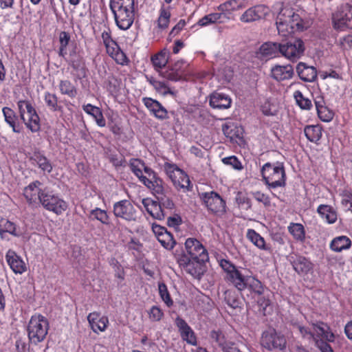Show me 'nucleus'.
Returning a JSON list of instances; mask_svg holds the SVG:
<instances>
[{"mask_svg": "<svg viewBox=\"0 0 352 352\" xmlns=\"http://www.w3.org/2000/svg\"><path fill=\"white\" fill-rule=\"evenodd\" d=\"M174 255L177 263L182 270L192 277L201 279L206 271V262L207 261L188 258L182 248L180 250L176 249Z\"/></svg>", "mask_w": 352, "mask_h": 352, "instance_id": "4", "label": "nucleus"}, {"mask_svg": "<svg viewBox=\"0 0 352 352\" xmlns=\"http://www.w3.org/2000/svg\"><path fill=\"white\" fill-rule=\"evenodd\" d=\"M168 54L164 50L151 57L152 63L155 69H162L166 66L168 63Z\"/></svg>", "mask_w": 352, "mask_h": 352, "instance_id": "43", "label": "nucleus"}, {"mask_svg": "<svg viewBox=\"0 0 352 352\" xmlns=\"http://www.w3.org/2000/svg\"><path fill=\"white\" fill-rule=\"evenodd\" d=\"M158 289L160 296L162 300L168 307H171L173 305V301L170 298L166 285L164 283H160L158 285Z\"/></svg>", "mask_w": 352, "mask_h": 352, "instance_id": "51", "label": "nucleus"}, {"mask_svg": "<svg viewBox=\"0 0 352 352\" xmlns=\"http://www.w3.org/2000/svg\"><path fill=\"white\" fill-rule=\"evenodd\" d=\"M306 138L312 142L317 143L321 138L322 129L318 125H307L304 129Z\"/></svg>", "mask_w": 352, "mask_h": 352, "instance_id": "37", "label": "nucleus"}, {"mask_svg": "<svg viewBox=\"0 0 352 352\" xmlns=\"http://www.w3.org/2000/svg\"><path fill=\"white\" fill-rule=\"evenodd\" d=\"M41 185V183L36 180L30 183L24 188L23 195L30 204H35L37 201H39L41 197L40 192L43 190L38 188Z\"/></svg>", "mask_w": 352, "mask_h": 352, "instance_id": "24", "label": "nucleus"}, {"mask_svg": "<svg viewBox=\"0 0 352 352\" xmlns=\"http://www.w3.org/2000/svg\"><path fill=\"white\" fill-rule=\"evenodd\" d=\"M186 254L188 258H197L200 261H208L206 249L201 243L195 238H188L185 242Z\"/></svg>", "mask_w": 352, "mask_h": 352, "instance_id": "13", "label": "nucleus"}, {"mask_svg": "<svg viewBox=\"0 0 352 352\" xmlns=\"http://www.w3.org/2000/svg\"><path fill=\"white\" fill-rule=\"evenodd\" d=\"M265 289L264 284L259 280L256 276H248L244 283V286L240 290V292H243L248 290L253 298L256 296H263Z\"/></svg>", "mask_w": 352, "mask_h": 352, "instance_id": "16", "label": "nucleus"}, {"mask_svg": "<svg viewBox=\"0 0 352 352\" xmlns=\"http://www.w3.org/2000/svg\"><path fill=\"white\" fill-rule=\"evenodd\" d=\"M317 212L329 223H333L337 220V213L331 206L321 204L318 206Z\"/></svg>", "mask_w": 352, "mask_h": 352, "instance_id": "36", "label": "nucleus"}, {"mask_svg": "<svg viewBox=\"0 0 352 352\" xmlns=\"http://www.w3.org/2000/svg\"><path fill=\"white\" fill-rule=\"evenodd\" d=\"M89 218L94 220H98L104 225L110 224V217L107 212L99 208H96L90 211Z\"/></svg>", "mask_w": 352, "mask_h": 352, "instance_id": "41", "label": "nucleus"}, {"mask_svg": "<svg viewBox=\"0 0 352 352\" xmlns=\"http://www.w3.org/2000/svg\"><path fill=\"white\" fill-rule=\"evenodd\" d=\"M148 314L150 319L153 321H160L164 316L162 310L157 306H153Z\"/></svg>", "mask_w": 352, "mask_h": 352, "instance_id": "61", "label": "nucleus"}, {"mask_svg": "<svg viewBox=\"0 0 352 352\" xmlns=\"http://www.w3.org/2000/svg\"><path fill=\"white\" fill-rule=\"evenodd\" d=\"M289 233L294 238L300 241H303L305 239V231L304 226L300 223H292L288 227Z\"/></svg>", "mask_w": 352, "mask_h": 352, "instance_id": "42", "label": "nucleus"}, {"mask_svg": "<svg viewBox=\"0 0 352 352\" xmlns=\"http://www.w3.org/2000/svg\"><path fill=\"white\" fill-rule=\"evenodd\" d=\"M296 72L299 78L305 82H313L317 78L316 69L313 66H308L302 62H300L297 65Z\"/></svg>", "mask_w": 352, "mask_h": 352, "instance_id": "26", "label": "nucleus"}, {"mask_svg": "<svg viewBox=\"0 0 352 352\" xmlns=\"http://www.w3.org/2000/svg\"><path fill=\"white\" fill-rule=\"evenodd\" d=\"M129 166L131 171L139 178V179L144 184L145 182L149 183L148 177L143 175L142 166H144V161L140 159H132L130 161Z\"/></svg>", "mask_w": 352, "mask_h": 352, "instance_id": "38", "label": "nucleus"}, {"mask_svg": "<svg viewBox=\"0 0 352 352\" xmlns=\"http://www.w3.org/2000/svg\"><path fill=\"white\" fill-rule=\"evenodd\" d=\"M148 180L149 183L145 182L144 184L152 190L155 197L161 196L164 193H168L170 191L169 187L157 175H154L153 177L148 179Z\"/></svg>", "mask_w": 352, "mask_h": 352, "instance_id": "23", "label": "nucleus"}, {"mask_svg": "<svg viewBox=\"0 0 352 352\" xmlns=\"http://www.w3.org/2000/svg\"><path fill=\"white\" fill-rule=\"evenodd\" d=\"M243 6L239 3L237 0H229L218 6V10L221 12H230L242 8Z\"/></svg>", "mask_w": 352, "mask_h": 352, "instance_id": "49", "label": "nucleus"}, {"mask_svg": "<svg viewBox=\"0 0 352 352\" xmlns=\"http://www.w3.org/2000/svg\"><path fill=\"white\" fill-rule=\"evenodd\" d=\"M294 74V68L291 65H276L271 69V77L278 82L291 79Z\"/></svg>", "mask_w": 352, "mask_h": 352, "instance_id": "22", "label": "nucleus"}, {"mask_svg": "<svg viewBox=\"0 0 352 352\" xmlns=\"http://www.w3.org/2000/svg\"><path fill=\"white\" fill-rule=\"evenodd\" d=\"M221 13H211L206 15L199 20L197 24L199 26H206L210 24H212L220 20L221 17Z\"/></svg>", "mask_w": 352, "mask_h": 352, "instance_id": "52", "label": "nucleus"}, {"mask_svg": "<svg viewBox=\"0 0 352 352\" xmlns=\"http://www.w3.org/2000/svg\"><path fill=\"white\" fill-rule=\"evenodd\" d=\"M235 200L239 206L243 207L246 210H249L252 208L251 199L245 193L238 192L236 195Z\"/></svg>", "mask_w": 352, "mask_h": 352, "instance_id": "53", "label": "nucleus"}, {"mask_svg": "<svg viewBox=\"0 0 352 352\" xmlns=\"http://www.w3.org/2000/svg\"><path fill=\"white\" fill-rule=\"evenodd\" d=\"M332 21L336 30L352 29V5L348 3L340 5L333 14Z\"/></svg>", "mask_w": 352, "mask_h": 352, "instance_id": "10", "label": "nucleus"}, {"mask_svg": "<svg viewBox=\"0 0 352 352\" xmlns=\"http://www.w3.org/2000/svg\"><path fill=\"white\" fill-rule=\"evenodd\" d=\"M142 203L146 212L154 219L162 220L167 215V212L161 208L158 201L143 199Z\"/></svg>", "mask_w": 352, "mask_h": 352, "instance_id": "20", "label": "nucleus"}, {"mask_svg": "<svg viewBox=\"0 0 352 352\" xmlns=\"http://www.w3.org/2000/svg\"><path fill=\"white\" fill-rule=\"evenodd\" d=\"M252 195L257 201L262 203L265 207H270L271 206L270 198L267 195L261 191H256L252 192Z\"/></svg>", "mask_w": 352, "mask_h": 352, "instance_id": "58", "label": "nucleus"}, {"mask_svg": "<svg viewBox=\"0 0 352 352\" xmlns=\"http://www.w3.org/2000/svg\"><path fill=\"white\" fill-rule=\"evenodd\" d=\"M269 9L263 5H257L248 8L240 16L243 23H252L264 18L268 14Z\"/></svg>", "mask_w": 352, "mask_h": 352, "instance_id": "15", "label": "nucleus"}, {"mask_svg": "<svg viewBox=\"0 0 352 352\" xmlns=\"http://www.w3.org/2000/svg\"><path fill=\"white\" fill-rule=\"evenodd\" d=\"M280 54V43L266 42L259 48L258 54L261 58H270L276 57Z\"/></svg>", "mask_w": 352, "mask_h": 352, "instance_id": "29", "label": "nucleus"}, {"mask_svg": "<svg viewBox=\"0 0 352 352\" xmlns=\"http://www.w3.org/2000/svg\"><path fill=\"white\" fill-rule=\"evenodd\" d=\"M317 113L319 118L323 122H329L333 118V111L326 106L321 108L320 109H318Z\"/></svg>", "mask_w": 352, "mask_h": 352, "instance_id": "57", "label": "nucleus"}, {"mask_svg": "<svg viewBox=\"0 0 352 352\" xmlns=\"http://www.w3.org/2000/svg\"><path fill=\"white\" fill-rule=\"evenodd\" d=\"M201 200L208 211L216 216L222 217L226 212V204L219 194L214 191L199 194Z\"/></svg>", "mask_w": 352, "mask_h": 352, "instance_id": "6", "label": "nucleus"}, {"mask_svg": "<svg viewBox=\"0 0 352 352\" xmlns=\"http://www.w3.org/2000/svg\"><path fill=\"white\" fill-rule=\"evenodd\" d=\"M9 233L14 236H19L21 234L16 231V225L7 219L1 218L0 219V236L1 239H5V234Z\"/></svg>", "mask_w": 352, "mask_h": 352, "instance_id": "35", "label": "nucleus"}, {"mask_svg": "<svg viewBox=\"0 0 352 352\" xmlns=\"http://www.w3.org/2000/svg\"><path fill=\"white\" fill-rule=\"evenodd\" d=\"M170 18V12L168 10L162 7L160 16L157 20V25L160 29H166L168 26Z\"/></svg>", "mask_w": 352, "mask_h": 352, "instance_id": "48", "label": "nucleus"}, {"mask_svg": "<svg viewBox=\"0 0 352 352\" xmlns=\"http://www.w3.org/2000/svg\"><path fill=\"white\" fill-rule=\"evenodd\" d=\"M231 103V98L223 93L215 91L210 96V105L214 109H228Z\"/></svg>", "mask_w": 352, "mask_h": 352, "instance_id": "28", "label": "nucleus"}, {"mask_svg": "<svg viewBox=\"0 0 352 352\" xmlns=\"http://www.w3.org/2000/svg\"><path fill=\"white\" fill-rule=\"evenodd\" d=\"M142 101L146 107L157 119L165 120L168 118L167 110L157 100L146 97L142 99Z\"/></svg>", "mask_w": 352, "mask_h": 352, "instance_id": "19", "label": "nucleus"}, {"mask_svg": "<svg viewBox=\"0 0 352 352\" xmlns=\"http://www.w3.org/2000/svg\"><path fill=\"white\" fill-rule=\"evenodd\" d=\"M351 246V241L346 236H340L334 238L330 244L331 249L336 252L349 249Z\"/></svg>", "mask_w": 352, "mask_h": 352, "instance_id": "34", "label": "nucleus"}, {"mask_svg": "<svg viewBox=\"0 0 352 352\" xmlns=\"http://www.w3.org/2000/svg\"><path fill=\"white\" fill-rule=\"evenodd\" d=\"M276 25L278 34L284 36L296 31H303L305 28L304 21L289 7L281 8L276 16Z\"/></svg>", "mask_w": 352, "mask_h": 352, "instance_id": "1", "label": "nucleus"}, {"mask_svg": "<svg viewBox=\"0 0 352 352\" xmlns=\"http://www.w3.org/2000/svg\"><path fill=\"white\" fill-rule=\"evenodd\" d=\"M29 160L32 165L37 166L44 173H50L52 170L51 162L39 151H34Z\"/></svg>", "mask_w": 352, "mask_h": 352, "instance_id": "21", "label": "nucleus"}, {"mask_svg": "<svg viewBox=\"0 0 352 352\" xmlns=\"http://www.w3.org/2000/svg\"><path fill=\"white\" fill-rule=\"evenodd\" d=\"M220 266L226 274L225 276L226 280L232 284L238 291L241 290L248 276L243 275L242 272L228 260H221Z\"/></svg>", "mask_w": 352, "mask_h": 352, "instance_id": "9", "label": "nucleus"}, {"mask_svg": "<svg viewBox=\"0 0 352 352\" xmlns=\"http://www.w3.org/2000/svg\"><path fill=\"white\" fill-rule=\"evenodd\" d=\"M209 337L211 343L218 346L221 350L231 342L228 340L226 333L220 328L211 330Z\"/></svg>", "mask_w": 352, "mask_h": 352, "instance_id": "31", "label": "nucleus"}, {"mask_svg": "<svg viewBox=\"0 0 352 352\" xmlns=\"http://www.w3.org/2000/svg\"><path fill=\"white\" fill-rule=\"evenodd\" d=\"M109 324V320L107 317L102 316L100 318L96 323L93 324L91 326V329L95 333H98V331H104L107 327Z\"/></svg>", "mask_w": 352, "mask_h": 352, "instance_id": "56", "label": "nucleus"}, {"mask_svg": "<svg viewBox=\"0 0 352 352\" xmlns=\"http://www.w3.org/2000/svg\"><path fill=\"white\" fill-rule=\"evenodd\" d=\"M305 50L304 42L299 38L292 37L280 43V54L293 62L297 61Z\"/></svg>", "mask_w": 352, "mask_h": 352, "instance_id": "7", "label": "nucleus"}, {"mask_svg": "<svg viewBox=\"0 0 352 352\" xmlns=\"http://www.w3.org/2000/svg\"><path fill=\"white\" fill-rule=\"evenodd\" d=\"M150 82L155 88V89L163 91L164 94H174L173 91L170 89V88L166 85L164 82L155 80H151Z\"/></svg>", "mask_w": 352, "mask_h": 352, "instance_id": "60", "label": "nucleus"}, {"mask_svg": "<svg viewBox=\"0 0 352 352\" xmlns=\"http://www.w3.org/2000/svg\"><path fill=\"white\" fill-rule=\"evenodd\" d=\"M173 186L184 192L191 190L192 186L188 175L182 170L177 173L176 178L172 180Z\"/></svg>", "mask_w": 352, "mask_h": 352, "instance_id": "32", "label": "nucleus"}, {"mask_svg": "<svg viewBox=\"0 0 352 352\" xmlns=\"http://www.w3.org/2000/svg\"><path fill=\"white\" fill-rule=\"evenodd\" d=\"M59 89L63 95H67L71 98H75L78 94L76 87L69 80H60Z\"/></svg>", "mask_w": 352, "mask_h": 352, "instance_id": "39", "label": "nucleus"}, {"mask_svg": "<svg viewBox=\"0 0 352 352\" xmlns=\"http://www.w3.org/2000/svg\"><path fill=\"white\" fill-rule=\"evenodd\" d=\"M83 110L89 115L92 116L98 126L104 127L106 125V120L103 116L102 110L96 106L91 104H85L82 106Z\"/></svg>", "mask_w": 352, "mask_h": 352, "instance_id": "33", "label": "nucleus"}, {"mask_svg": "<svg viewBox=\"0 0 352 352\" xmlns=\"http://www.w3.org/2000/svg\"><path fill=\"white\" fill-rule=\"evenodd\" d=\"M113 214L127 221L136 219V210L129 200L124 199L113 204Z\"/></svg>", "mask_w": 352, "mask_h": 352, "instance_id": "14", "label": "nucleus"}, {"mask_svg": "<svg viewBox=\"0 0 352 352\" xmlns=\"http://www.w3.org/2000/svg\"><path fill=\"white\" fill-rule=\"evenodd\" d=\"M224 295L225 301L226 302L228 306L233 309H236L240 307L241 302L234 292L228 290L225 292Z\"/></svg>", "mask_w": 352, "mask_h": 352, "instance_id": "50", "label": "nucleus"}, {"mask_svg": "<svg viewBox=\"0 0 352 352\" xmlns=\"http://www.w3.org/2000/svg\"><path fill=\"white\" fill-rule=\"evenodd\" d=\"M261 342L263 347L270 351L283 350L287 344L285 337L274 329L263 332Z\"/></svg>", "mask_w": 352, "mask_h": 352, "instance_id": "12", "label": "nucleus"}, {"mask_svg": "<svg viewBox=\"0 0 352 352\" xmlns=\"http://www.w3.org/2000/svg\"><path fill=\"white\" fill-rule=\"evenodd\" d=\"M112 58L118 64L121 65H126L129 62V60L127 58L126 55L121 50L117 51V52L114 54V56Z\"/></svg>", "mask_w": 352, "mask_h": 352, "instance_id": "63", "label": "nucleus"}, {"mask_svg": "<svg viewBox=\"0 0 352 352\" xmlns=\"http://www.w3.org/2000/svg\"><path fill=\"white\" fill-rule=\"evenodd\" d=\"M6 258L9 266L15 274H22L26 270L25 263L14 251L9 250Z\"/></svg>", "mask_w": 352, "mask_h": 352, "instance_id": "27", "label": "nucleus"}, {"mask_svg": "<svg viewBox=\"0 0 352 352\" xmlns=\"http://www.w3.org/2000/svg\"><path fill=\"white\" fill-rule=\"evenodd\" d=\"M69 65L76 72V78L81 80L87 76V69L83 58L79 55L71 58Z\"/></svg>", "mask_w": 352, "mask_h": 352, "instance_id": "30", "label": "nucleus"}, {"mask_svg": "<svg viewBox=\"0 0 352 352\" xmlns=\"http://www.w3.org/2000/svg\"><path fill=\"white\" fill-rule=\"evenodd\" d=\"M186 25V21L184 19H181L173 28V29L171 30V31L170 32L169 34H168V40L169 41H171V39L175 37V36H177L180 32L181 30H183V28H184V26Z\"/></svg>", "mask_w": 352, "mask_h": 352, "instance_id": "62", "label": "nucleus"}, {"mask_svg": "<svg viewBox=\"0 0 352 352\" xmlns=\"http://www.w3.org/2000/svg\"><path fill=\"white\" fill-rule=\"evenodd\" d=\"M164 170L171 181L176 178L177 173L182 170L175 164H172L167 162L164 164Z\"/></svg>", "mask_w": 352, "mask_h": 352, "instance_id": "54", "label": "nucleus"}, {"mask_svg": "<svg viewBox=\"0 0 352 352\" xmlns=\"http://www.w3.org/2000/svg\"><path fill=\"white\" fill-rule=\"evenodd\" d=\"M175 324L179 329L182 338L187 343L196 346L197 338L188 323L183 318L177 317L175 320Z\"/></svg>", "mask_w": 352, "mask_h": 352, "instance_id": "18", "label": "nucleus"}, {"mask_svg": "<svg viewBox=\"0 0 352 352\" xmlns=\"http://www.w3.org/2000/svg\"><path fill=\"white\" fill-rule=\"evenodd\" d=\"M294 97L296 103L302 109L309 110L311 108V101L309 98H305L300 91H296L294 94Z\"/></svg>", "mask_w": 352, "mask_h": 352, "instance_id": "47", "label": "nucleus"}, {"mask_svg": "<svg viewBox=\"0 0 352 352\" xmlns=\"http://www.w3.org/2000/svg\"><path fill=\"white\" fill-rule=\"evenodd\" d=\"M222 162L224 164L230 166L233 168H234L235 170H241L243 168V166L241 162L234 155L224 157L222 159Z\"/></svg>", "mask_w": 352, "mask_h": 352, "instance_id": "55", "label": "nucleus"}, {"mask_svg": "<svg viewBox=\"0 0 352 352\" xmlns=\"http://www.w3.org/2000/svg\"><path fill=\"white\" fill-rule=\"evenodd\" d=\"M134 1L125 0L120 3L109 4L117 26L122 30L129 29L134 21Z\"/></svg>", "mask_w": 352, "mask_h": 352, "instance_id": "3", "label": "nucleus"}, {"mask_svg": "<svg viewBox=\"0 0 352 352\" xmlns=\"http://www.w3.org/2000/svg\"><path fill=\"white\" fill-rule=\"evenodd\" d=\"M28 118L23 121L25 126L30 130L32 133H37L41 130V120L33 106L28 107Z\"/></svg>", "mask_w": 352, "mask_h": 352, "instance_id": "25", "label": "nucleus"}, {"mask_svg": "<svg viewBox=\"0 0 352 352\" xmlns=\"http://www.w3.org/2000/svg\"><path fill=\"white\" fill-rule=\"evenodd\" d=\"M17 106L19 108V116L22 121H25V113H28V107L32 106V104L28 100H22L17 102Z\"/></svg>", "mask_w": 352, "mask_h": 352, "instance_id": "59", "label": "nucleus"}, {"mask_svg": "<svg viewBox=\"0 0 352 352\" xmlns=\"http://www.w3.org/2000/svg\"><path fill=\"white\" fill-rule=\"evenodd\" d=\"M49 322L41 315L35 314L31 317L28 326V336L31 344H37L43 342L48 333Z\"/></svg>", "mask_w": 352, "mask_h": 352, "instance_id": "5", "label": "nucleus"}, {"mask_svg": "<svg viewBox=\"0 0 352 352\" xmlns=\"http://www.w3.org/2000/svg\"><path fill=\"white\" fill-rule=\"evenodd\" d=\"M2 111L6 122L12 128V131L16 133H22L23 126L19 116L10 107H3Z\"/></svg>", "mask_w": 352, "mask_h": 352, "instance_id": "17", "label": "nucleus"}, {"mask_svg": "<svg viewBox=\"0 0 352 352\" xmlns=\"http://www.w3.org/2000/svg\"><path fill=\"white\" fill-rule=\"evenodd\" d=\"M261 173L269 189L285 187L286 185V173L282 162L265 163L261 169Z\"/></svg>", "mask_w": 352, "mask_h": 352, "instance_id": "2", "label": "nucleus"}, {"mask_svg": "<svg viewBox=\"0 0 352 352\" xmlns=\"http://www.w3.org/2000/svg\"><path fill=\"white\" fill-rule=\"evenodd\" d=\"M157 240L165 249L169 250H172L176 244L173 234L168 231H164V234L160 235Z\"/></svg>", "mask_w": 352, "mask_h": 352, "instance_id": "44", "label": "nucleus"}, {"mask_svg": "<svg viewBox=\"0 0 352 352\" xmlns=\"http://www.w3.org/2000/svg\"><path fill=\"white\" fill-rule=\"evenodd\" d=\"M287 258L293 270L299 276H304L313 272L314 264L309 258L298 253L292 252L287 256Z\"/></svg>", "mask_w": 352, "mask_h": 352, "instance_id": "11", "label": "nucleus"}, {"mask_svg": "<svg viewBox=\"0 0 352 352\" xmlns=\"http://www.w3.org/2000/svg\"><path fill=\"white\" fill-rule=\"evenodd\" d=\"M247 238L252 242L257 248L261 250H268L266 246L264 238L262 237L253 229H249L247 232Z\"/></svg>", "mask_w": 352, "mask_h": 352, "instance_id": "40", "label": "nucleus"}, {"mask_svg": "<svg viewBox=\"0 0 352 352\" xmlns=\"http://www.w3.org/2000/svg\"><path fill=\"white\" fill-rule=\"evenodd\" d=\"M161 208L168 210H173L175 208V204L170 197V190L168 193L156 197Z\"/></svg>", "mask_w": 352, "mask_h": 352, "instance_id": "45", "label": "nucleus"}, {"mask_svg": "<svg viewBox=\"0 0 352 352\" xmlns=\"http://www.w3.org/2000/svg\"><path fill=\"white\" fill-rule=\"evenodd\" d=\"M164 77L171 81H179L182 78V76L176 71L170 68L165 72Z\"/></svg>", "mask_w": 352, "mask_h": 352, "instance_id": "64", "label": "nucleus"}, {"mask_svg": "<svg viewBox=\"0 0 352 352\" xmlns=\"http://www.w3.org/2000/svg\"><path fill=\"white\" fill-rule=\"evenodd\" d=\"M39 203L44 208L55 214H61L67 208V203L47 188L42 190Z\"/></svg>", "mask_w": 352, "mask_h": 352, "instance_id": "8", "label": "nucleus"}, {"mask_svg": "<svg viewBox=\"0 0 352 352\" xmlns=\"http://www.w3.org/2000/svg\"><path fill=\"white\" fill-rule=\"evenodd\" d=\"M44 100L47 107L52 111H60L62 107L58 104V98L56 94L45 92Z\"/></svg>", "mask_w": 352, "mask_h": 352, "instance_id": "46", "label": "nucleus"}]
</instances>
